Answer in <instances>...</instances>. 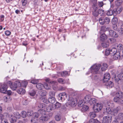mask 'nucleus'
<instances>
[{
    "instance_id": "6e6552de",
    "label": "nucleus",
    "mask_w": 123,
    "mask_h": 123,
    "mask_svg": "<svg viewBox=\"0 0 123 123\" xmlns=\"http://www.w3.org/2000/svg\"><path fill=\"white\" fill-rule=\"evenodd\" d=\"M21 86V84L19 81H16L11 86L10 88L13 90H15L16 89Z\"/></svg>"
},
{
    "instance_id": "473e14b6",
    "label": "nucleus",
    "mask_w": 123,
    "mask_h": 123,
    "mask_svg": "<svg viewBox=\"0 0 123 123\" xmlns=\"http://www.w3.org/2000/svg\"><path fill=\"white\" fill-rule=\"evenodd\" d=\"M53 107L55 108V109L60 108L61 106V104L58 102H57L55 104L53 105Z\"/></svg>"
},
{
    "instance_id": "5701e85b",
    "label": "nucleus",
    "mask_w": 123,
    "mask_h": 123,
    "mask_svg": "<svg viewBox=\"0 0 123 123\" xmlns=\"http://www.w3.org/2000/svg\"><path fill=\"white\" fill-rule=\"evenodd\" d=\"M25 90L22 88H20L17 90V92L20 94H24L25 92Z\"/></svg>"
},
{
    "instance_id": "a211bd4d",
    "label": "nucleus",
    "mask_w": 123,
    "mask_h": 123,
    "mask_svg": "<svg viewBox=\"0 0 123 123\" xmlns=\"http://www.w3.org/2000/svg\"><path fill=\"white\" fill-rule=\"evenodd\" d=\"M55 109V108L53 107V105H50L46 108V111L48 112H49Z\"/></svg>"
},
{
    "instance_id": "c9c22d12",
    "label": "nucleus",
    "mask_w": 123,
    "mask_h": 123,
    "mask_svg": "<svg viewBox=\"0 0 123 123\" xmlns=\"http://www.w3.org/2000/svg\"><path fill=\"white\" fill-rule=\"evenodd\" d=\"M101 46L103 48H105L108 47L109 46L108 42L103 43H101Z\"/></svg>"
},
{
    "instance_id": "58836bf2",
    "label": "nucleus",
    "mask_w": 123,
    "mask_h": 123,
    "mask_svg": "<svg viewBox=\"0 0 123 123\" xmlns=\"http://www.w3.org/2000/svg\"><path fill=\"white\" fill-rule=\"evenodd\" d=\"M116 41V39L114 38H109L108 39V42H109L111 43H115Z\"/></svg>"
},
{
    "instance_id": "f03ea898",
    "label": "nucleus",
    "mask_w": 123,
    "mask_h": 123,
    "mask_svg": "<svg viewBox=\"0 0 123 123\" xmlns=\"http://www.w3.org/2000/svg\"><path fill=\"white\" fill-rule=\"evenodd\" d=\"M9 119L11 123H15L16 119H18L20 117V115L19 113L17 112L14 113V116L12 115H9Z\"/></svg>"
},
{
    "instance_id": "412c9836",
    "label": "nucleus",
    "mask_w": 123,
    "mask_h": 123,
    "mask_svg": "<svg viewBox=\"0 0 123 123\" xmlns=\"http://www.w3.org/2000/svg\"><path fill=\"white\" fill-rule=\"evenodd\" d=\"M38 112L39 115L40 114H41L42 115H45L46 113L45 109H40L38 110Z\"/></svg>"
},
{
    "instance_id": "09e8293b",
    "label": "nucleus",
    "mask_w": 123,
    "mask_h": 123,
    "mask_svg": "<svg viewBox=\"0 0 123 123\" xmlns=\"http://www.w3.org/2000/svg\"><path fill=\"white\" fill-rule=\"evenodd\" d=\"M88 109V106L85 105L83 106L81 110L82 111H86Z\"/></svg>"
},
{
    "instance_id": "37998d69",
    "label": "nucleus",
    "mask_w": 123,
    "mask_h": 123,
    "mask_svg": "<svg viewBox=\"0 0 123 123\" xmlns=\"http://www.w3.org/2000/svg\"><path fill=\"white\" fill-rule=\"evenodd\" d=\"M98 11L99 14H100V15L102 16L104 15L105 12L104 10L101 9H98Z\"/></svg>"
},
{
    "instance_id": "49530a36",
    "label": "nucleus",
    "mask_w": 123,
    "mask_h": 123,
    "mask_svg": "<svg viewBox=\"0 0 123 123\" xmlns=\"http://www.w3.org/2000/svg\"><path fill=\"white\" fill-rule=\"evenodd\" d=\"M100 24L101 25H103L105 23L104 19L102 18H100L99 19Z\"/></svg>"
},
{
    "instance_id": "f8f14e48",
    "label": "nucleus",
    "mask_w": 123,
    "mask_h": 123,
    "mask_svg": "<svg viewBox=\"0 0 123 123\" xmlns=\"http://www.w3.org/2000/svg\"><path fill=\"white\" fill-rule=\"evenodd\" d=\"M120 53L119 51L117 52L116 53H114L113 54V58L114 60H117L120 58Z\"/></svg>"
},
{
    "instance_id": "c756f323",
    "label": "nucleus",
    "mask_w": 123,
    "mask_h": 123,
    "mask_svg": "<svg viewBox=\"0 0 123 123\" xmlns=\"http://www.w3.org/2000/svg\"><path fill=\"white\" fill-rule=\"evenodd\" d=\"M120 108V107L118 106L116 108L113 109L112 110V114L113 113L117 114V113Z\"/></svg>"
},
{
    "instance_id": "e2e57ef3",
    "label": "nucleus",
    "mask_w": 123,
    "mask_h": 123,
    "mask_svg": "<svg viewBox=\"0 0 123 123\" xmlns=\"http://www.w3.org/2000/svg\"><path fill=\"white\" fill-rule=\"evenodd\" d=\"M113 25L112 26L114 30H116L117 29V26L116 24H112Z\"/></svg>"
},
{
    "instance_id": "c85d7f7f",
    "label": "nucleus",
    "mask_w": 123,
    "mask_h": 123,
    "mask_svg": "<svg viewBox=\"0 0 123 123\" xmlns=\"http://www.w3.org/2000/svg\"><path fill=\"white\" fill-rule=\"evenodd\" d=\"M89 123H100V122L97 119L92 118L90 120Z\"/></svg>"
},
{
    "instance_id": "f3484780",
    "label": "nucleus",
    "mask_w": 123,
    "mask_h": 123,
    "mask_svg": "<svg viewBox=\"0 0 123 123\" xmlns=\"http://www.w3.org/2000/svg\"><path fill=\"white\" fill-rule=\"evenodd\" d=\"M91 98L89 96L86 95L83 100L84 102L86 104L90 102V100H91Z\"/></svg>"
},
{
    "instance_id": "864d4df0",
    "label": "nucleus",
    "mask_w": 123,
    "mask_h": 123,
    "mask_svg": "<svg viewBox=\"0 0 123 123\" xmlns=\"http://www.w3.org/2000/svg\"><path fill=\"white\" fill-rule=\"evenodd\" d=\"M28 82L27 81H23L22 82V85L25 87L27 85Z\"/></svg>"
},
{
    "instance_id": "338daca9",
    "label": "nucleus",
    "mask_w": 123,
    "mask_h": 123,
    "mask_svg": "<svg viewBox=\"0 0 123 123\" xmlns=\"http://www.w3.org/2000/svg\"><path fill=\"white\" fill-rule=\"evenodd\" d=\"M117 48L119 50H121L123 48V45L121 44H118L117 46Z\"/></svg>"
},
{
    "instance_id": "79ce46f5",
    "label": "nucleus",
    "mask_w": 123,
    "mask_h": 123,
    "mask_svg": "<svg viewBox=\"0 0 123 123\" xmlns=\"http://www.w3.org/2000/svg\"><path fill=\"white\" fill-rule=\"evenodd\" d=\"M111 54H112L115 53L117 52V49L115 47H113L111 49Z\"/></svg>"
},
{
    "instance_id": "680f3d73",
    "label": "nucleus",
    "mask_w": 123,
    "mask_h": 123,
    "mask_svg": "<svg viewBox=\"0 0 123 123\" xmlns=\"http://www.w3.org/2000/svg\"><path fill=\"white\" fill-rule=\"evenodd\" d=\"M11 32L9 31H5V34L7 36H9L10 35Z\"/></svg>"
},
{
    "instance_id": "3c124183",
    "label": "nucleus",
    "mask_w": 123,
    "mask_h": 123,
    "mask_svg": "<svg viewBox=\"0 0 123 123\" xmlns=\"http://www.w3.org/2000/svg\"><path fill=\"white\" fill-rule=\"evenodd\" d=\"M104 19L105 23L106 24H108L110 22V19L106 17Z\"/></svg>"
},
{
    "instance_id": "603ef678",
    "label": "nucleus",
    "mask_w": 123,
    "mask_h": 123,
    "mask_svg": "<svg viewBox=\"0 0 123 123\" xmlns=\"http://www.w3.org/2000/svg\"><path fill=\"white\" fill-rule=\"evenodd\" d=\"M43 85V87L47 90H49L50 89V86H48L47 83H45Z\"/></svg>"
},
{
    "instance_id": "cd10ccee",
    "label": "nucleus",
    "mask_w": 123,
    "mask_h": 123,
    "mask_svg": "<svg viewBox=\"0 0 123 123\" xmlns=\"http://www.w3.org/2000/svg\"><path fill=\"white\" fill-rule=\"evenodd\" d=\"M37 88L39 90H42L43 87V85L42 84L39 83L37 84L36 85Z\"/></svg>"
},
{
    "instance_id": "9b49d317",
    "label": "nucleus",
    "mask_w": 123,
    "mask_h": 123,
    "mask_svg": "<svg viewBox=\"0 0 123 123\" xmlns=\"http://www.w3.org/2000/svg\"><path fill=\"white\" fill-rule=\"evenodd\" d=\"M66 93L65 92L62 93H60L58 95V99L63 101L65 100L66 97Z\"/></svg>"
},
{
    "instance_id": "1a4fd4ad",
    "label": "nucleus",
    "mask_w": 123,
    "mask_h": 123,
    "mask_svg": "<svg viewBox=\"0 0 123 123\" xmlns=\"http://www.w3.org/2000/svg\"><path fill=\"white\" fill-rule=\"evenodd\" d=\"M109 35L111 37L117 38L118 36V34L116 32L112 30H110L109 31Z\"/></svg>"
},
{
    "instance_id": "a19ab883",
    "label": "nucleus",
    "mask_w": 123,
    "mask_h": 123,
    "mask_svg": "<svg viewBox=\"0 0 123 123\" xmlns=\"http://www.w3.org/2000/svg\"><path fill=\"white\" fill-rule=\"evenodd\" d=\"M39 116V115L38 113L37 112H34L32 116V117L34 118H36L37 119V118Z\"/></svg>"
},
{
    "instance_id": "423d86ee",
    "label": "nucleus",
    "mask_w": 123,
    "mask_h": 123,
    "mask_svg": "<svg viewBox=\"0 0 123 123\" xmlns=\"http://www.w3.org/2000/svg\"><path fill=\"white\" fill-rule=\"evenodd\" d=\"M112 120V116L109 115L103 117V123H110Z\"/></svg>"
},
{
    "instance_id": "6ab92c4d",
    "label": "nucleus",
    "mask_w": 123,
    "mask_h": 123,
    "mask_svg": "<svg viewBox=\"0 0 123 123\" xmlns=\"http://www.w3.org/2000/svg\"><path fill=\"white\" fill-rule=\"evenodd\" d=\"M107 14L108 16H111L113 15L114 16V10L111 9H110L107 11Z\"/></svg>"
},
{
    "instance_id": "4be33fe9",
    "label": "nucleus",
    "mask_w": 123,
    "mask_h": 123,
    "mask_svg": "<svg viewBox=\"0 0 123 123\" xmlns=\"http://www.w3.org/2000/svg\"><path fill=\"white\" fill-rule=\"evenodd\" d=\"M56 100V99L54 97H49L48 99L49 102L53 104L54 103Z\"/></svg>"
},
{
    "instance_id": "20e7f679",
    "label": "nucleus",
    "mask_w": 123,
    "mask_h": 123,
    "mask_svg": "<svg viewBox=\"0 0 123 123\" xmlns=\"http://www.w3.org/2000/svg\"><path fill=\"white\" fill-rule=\"evenodd\" d=\"M101 66L99 64H95L91 67L90 68L91 72L92 73H97Z\"/></svg>"
},
{
    "instance_id": "2f4dec72",
    "label": "nucleus",
    "mask_w": 123,
    "mask_h": 123,
    "mask_svg": "<svg viewBox=\"0 0 123 123\" xmlns=\"http://www.w3.org/2000/svg\"><path fill=\"white\" fill-rule=\"evenodd\" d=\"M89 116L91 118H94L96 116L95 112L94 111L90 112L89 114Z\"/></svg>"
},
{
    "instance_id": "de8ad7c7",
    "label": "nucleus",
    "mask_w": 123,
    "mask_h": 123,
    "mask_svg": "<svg viewBox=\"0 0 123 123\" xmlns=\"http://www.w3.org/2000/svg\"><path fill=\"white\" fill-rule=\"evenodd\" d=\"M118 31L121 34L123 33L122 31H123V21L122 22V25H121L120 28L118 29Z\"/></svg>"
},
{
    "instance_id": "13d9d810",
    "label": "nucleus",
    "mask_w": 123,
    "mask_h": 123,
    "mask_svg": "<svg viewBox=\"0 0 123 123\" xmlns=\"http://www.w3.org/2000/svg\"><path fill=\"white\" fill-rule=\"evenodd\" d=\"M112 24H117V19L116 18H114L112 20Z\"/></svg>"
},
{
    "instance_id": "6e6d98bb",
    "label": "nucleus",
    "mask_w": 123,
    "mask_h": 123,
    "mask_svg": "<svg viewBox=\"0 0 123 123\" xmlns=\"http://www.w3.org/2000/svg\"><path fill=\"white\" fill-rule=\"evenodd\" d=\"M37 119L36 118L32 117L31 118V121L32 123H36L37 121Z\"/></svg>"
},
{
    "instance_id": "e433bc0d",
    "label": "nucleus",
    "mask_w": 123,
    "mask_h": 123,
    "mask_svg": "<svg viewBox=\"0 0 123 123\" xmlns=\"http://www.w3.org/2000/svg\"><path fill=\"white\" fill-rule=\"evenodd\" d=\"M110 54H111V49H106L105 50V55L107 56Z\"/></svg>"
},
{
    "instance_id": "dca6fc26",
    "label": "nucleus",
    "mask_w": 123,
    "mask_h": 123,
    "mask_svg": "<svg viewBox=\"0 0 123 123\" xmlns=\"http://www.w3.org/2000/svg\"><path fill=\"white\" fill-rule=\"evenodd\" d=\"M107 38V37L105 33L101 34L99 37V39L101 41H105Z\"/></svg>"
},
{
    "instance_id": "69168bd1",
    "label": "nucleus",
    "mask_w": 123,
    "mask_h": 123,
    "mask_svg": "<svg viewBox=\"0 0 123 123\" xmlns=\"http://www.w3.org/2000/svg\"><path fill=\"white\" fill-rule=\"evenodd\" d=\"M98 5L99 7H101L103 6L104 4L102 2H98Z\"/></svg>"
},
{
    "instance_id": "4c0bfd02",
    "label": "nucleus",
    "mask_w": 123,
    "mask_h": 123,
    "mask_svg": "<svg viewBox=\"0 0 123 123\" xmlns=\"http://www.w3.org/2000/svg\"><path fill=\"white\" fill-rule=\"evenodd\" d=\"M38 107L41 109H45V105L42 103L38 105Z\"/></svg>"
},
{
    "instance_id": "5fc2aeb1",
    "label": "nucleus",
    "mask_w": 123,
    "mask_h": 123,
    "mask_svg": "<svg viewBox=\"0 0 123 123\" xmlns=\"http://www.w3.org/2000/svg\"><path fill=\"white\" fill-rule=\"evenodd\" d=\"M97 0H91V2L93 4L94 6H95L97 4Z\"/></svg>"
},
{
    "instance_id": "bb28decb",
    "label": "nucleus",
    "mask_w": 123,
    "mask_h": 123,
    "mask_svg": "<svg viewBox=\"0 0 123 123\" xmlns=\"http://www.w3.org/2000/svg\"><path fill=\"white\" fill-rule=\"evenodd\" d=\"M68 104L69 105L72 107L75 106L76 105L75 102L73 101V99H72L70 100L69 103Z\"/></svg>"
},
{
    "instance_id": "2eb2a0df",
    "label": "nucleus",
    "mask_w": 123,
    "mask_h": 123,
    "mask_svg": "<svg viewBox=\"0 0 123 123\" xmlns=\"http://www.w3.org/2000/svg\"><path fill=\"white\" fill-rule=\"evenodd\" d=\"M114 15L116 16L117 14L120 13L122 11V8L121 7H118L116 9H114Z\"/></svg>"
},
{
    "instance_id": "bf43d9fd",
    "label": "nucleus",
    "mask_w": 123,
    "mask_h": 123,
    "mask_svg": "<svg viewBox=\"0 0 123 123\" xmlns=\"http://www.w3.org/2000/svg\"><path fill=\"white\" fill-rule=\"evenodd\" d=\"M22 2L23 6H25L27 3V0H22Z\"/></svg>"
},
{
    "instance_id": "4468645a",
    "label": "nucleus",
    "mask_w": 123,
    "mask_h": 123,
    "mask_svg": "<svg viewBox=\"0 0 123 123\" xmlns=\"http://www.w3.org/2000/svg\"><path fill=\"white\" fill-rule=\"evenodd\" d=\"M57 75L58 76L61 75L63 77L67 76L68 75V72L67 71H64L61 73L60 72H57Z\"/></svg>"
},
{
    "instance_id": "39448f33",
    "label": "nucleus",
    "mask_w": 123,
    "mask_h": 123,
    "mask_svg": "<svg viewBox=\"0 0 123 123\" xmlns=\"http://www.w3.org/2000/svg\"><path fill=\"white\" fill-rule=\"evenodd\" d=\"M51 116V114L42 115L39 118L40 121L41 122L47 121L50 119Z\"/></svg>"
},
{
    "instance_id": "c03bdc74",
    "label": "nucleus",
    "mask_w": 123,
    "mask_h": 123,
    "mask_svg": "<svg viewBox=\"0 0 123 123\" xmlns=\"http://www.w3.org/2000/svg\"><path fill=\"white\" fill-rule=\"evenodd\" d=\"M21 114V116L23 118L26 117L27 115L26 112L24 111H22Z\"/></svg>"
},
{
    "instance_id": "774afa93",
    "label": "nucleus",
    "mask_w": 123,
    "mask_h": 123,
    "mask_svg": "<svg viewBox=\"0 0 123 123\" xmlns=\"http://www.w3.org/2000/svg\"><path fill=\"white\" fill-rule=\"evenodd\" d=\"M1 123H8L7 120L3 118L1 121Z\"/></svg>"
},
{
    "instance_id": "72a5a7b5",
    "label": "nucleus",
    "mask_w": 123,
    "mask_h": 123,
    "mask_svg": "<svg viewBox=\"0 0 123 123\" xmlns=\"http://www.w3.org/2000/svg\"><path fill=\"white\" fill-rule=\"evenodd\" d=\"M61 116L59 114L55 116V119L57 121H59L61 120Z\"/></svg>"
},
{
    "instance_id": "4d7b16f0",
    "label": "nucleus",
    "mask_w": 123,
    "mask_h": 123,
    "mask_svg": "<svg viewBox=\"0 0 123 123\" xmlns=\"http://www.w3.org/2000/svg\"><path fill=\"white\" fill-rule=\"evenodd\" d=\"M38 82L37 80H31V82L33 84H36Z\"/></svg>"
},
{
    "instance_id": "f257e3e1",
    "label": "nucleus",
    "mask_w": 123,
    "mask_h": 123,
    "mask_svg": "<svg viewBox=\"0 0 123 123\" xmlns=\"http://www.w3.org/2000/svg\"><path fill=\"white\" fill-rule=\"evenodd\" d=\"M121 92L119 91L116 93V96L114 98V101L116 103L120 104H123V100L120 95Z\"/></svg>"
},
{
    "instance_id": "b1692460",
    "label": "nucleus",
    "mask_w": 123,
    "mask_h": 123,
    "mask_svg": "<svg viewBox=\"0 0 123 123\" xmlns=\"http://www.w3.org/2000/svg\"><path fill=\"white\" fill-rule=\"evenodd\" d=\"M98 8L96 7L94 9V10L93 12V15L95 17L97 16L99 14L98 13V11L97 10Z\"/></svg>"
},
{
    "instance_id": "393cba45",
    "label": "nucleus",
    "mask_w": 123,
    "mask_h": 123,
    "mask_svg": "<svg viewBox=\"0 0 123 123\" xmlns=\"http://www.w3.org/2000/svg\"><path fill=\"white\" fill-rule=\"evenodd\" d=\"M108 66L106 63H103L101 66V69L102 71H105L107 67Z\"/></svg>"
},
{
    "instance_id": "ea45409f",
    "label": "nucleus",
    "mask_w": 123,
    "mask_h": 123,
    "mask_svg": "<svg viewBox=\"0 0 123 123\" xmlns=\"http://www.w3.org/2000/svg\"><path fill=\"white\" fill-rule=\"evenodd\" d=\"M117 118L120 120L123 119V113H119L118 114Z\"/></svg>"
},
{
    "instance_id": "7c9ffc66",
    "label": "nucleus",
    "mask_w": 123,
    "mask_h": 123,
    "mask_svg": "<svg viewBox=\"0 0 123 123\" xmlns=\"http://www.w3.org/2000/svg\"><path fill=\"white\" fill-rule=\"evenodd\" d=\"M105 111L106 112L109 114V115L112 114V111H111V109L110 108H105Z\"/></svg>"
},
{
    "instance_id": "0e129e2a",
    "label": "nucleus",
    "mask_w": 123,
    "mask_h": 123,
    "mask_svg": "<svg viewBox=\"0 0 123 123\" xmlns=\"http://www.w3.org/2000/svg\"><path fill=\"white\" fill-rule=\"evenodd\" d=\"M47 94V92L46 91H43L42 92L41 96H45Z\"/></svg>"
},
{
    "instance_id": "052dcab7",
    "label": "nucleus",
    "mask_w": 123,
    "mask_h": 123,
    "mask_svg": "<svg viewBox=\"0 0 123 123\" xmlns=\"http://www.w3.org/2000/svg\"><path fill=\"white\" fill-rule=\"evenodd\" d=\"M36 92L35 91H33L29 93V94L31 96H33L36 94Z\"/></svg>"
},
{
    "instance_id": "ddd939ff",
    "label": "nucleus",
    "mask_w": 123,
    "mask_h": 123,
    "mask_svg": "<svg viewBox=\"0 0 123 123\" xmlns=\"http://www.w3.org/2000/svg\"><path fill=\"white\" fill-rule=\"evenodd\" d=\"M115 81L118 82L119 80H123V73H120L118 76L117 77L115 78Z\"/></svg>"
},
{
    "instance_id": "aec40b11",
    "label": "nucleus",
    "mask_w": 123,
    "mask_h": 123,
    "mask_svg": "<svg viewBox=\"0 0 123 123\" xmlns=\"http://www.w3.org/2000/svg\"><path fill=\"white\" fill-rule=\"evenodd\" d=\"M123 2L122 0H117L115 1V5L117 6H120L122 4Z\"/></svg>"
},
{
    "instance_id": "8fccbe9b",
    "label": "nucleus",
    "mask_w": 123,
    "mask_h": 123,
    "mask_svg": "<svg viewBox=\"0 0 123 123\" xmlns=\"http://www.w3.org/2000/svg\"><path fill=\"white\" fill-rule=\"evenodd\" d=\"M58 80L59 83L61 84H64L65 82L63 79L61 78L58 79Z\"/></svg>"
},
{
    "instance_id": "0eeeda50",
    "label": "nucleus",
    "mask_w": 123,
    "mask_h": 123,
    "mask_svg": "<svg viewBox=\"0 0 123 123\" xmlns=\"http://www.w3.org/2000/svg\"><path fill=\"white\" fill-rule=\"evenodd\" d=\"M103 107L102 104L97 103L96 105L94 106L93 109L95 112H98L101 110Z\"/></svg>"
},
{
    "instance_id": "a18cd8bd",
    "label": "nucleus",
    "mask_w": 123,
    "mask_h": 123,
    "mask_svg": "<svg viewBox=\"0 0 123 123\" xmlns=\"http://www.w3.org/2000/svg\"><path fill=\"white\" fill-rule=\"evenodd\" d=\"M49 97H54L55 93L54 92L51 91L49 93Z\"/></svg>"
},
{
    "instance_id": "7ed1b4c3",
    "label": "nucleus",
    "mask_w": 123,
    "mask_h": 123,
    "mask_svg": "<svg viewBox=\"0 0 123 123\" xmlns=\"http://www.w3.org/2000/svg\"><path fill=\"white\" fill-rule=\"evenodd\" d=\"M7 86L6 84H5L2 85L1 86V88L0 89V92L4 93H7L9 96L11 95L12 93V92L10 90L7 91Z\"/></svg>"
},
{
    "instance_id": "9d476101",
    "label": "nucleus",
    "mask_w": 123,
    "mask_h": 123,
    "mask_svg": "<svg viewBox=\"0 0 123 123\" xmlns=\"http://www.w3.org/2000/svg\"><path fill=\"white\" fill-rule=\"evenodd\" d=\"M110 76L109 73H106L104 74V76L103 79L104 82H106L109 80L110 78Z\"/></svg>"
},
{
    "instance_id": "a878e982",
    "label": "nucleus",
    "mask_w": 123,
    "mask_h": 123,
    "mask_svg": "<svg viewBox=\"0 0 123 123\" xmlns=\"http://www.w3.org/2000/svg\"><path fill=\"white\" fill-rule=\"evenodd\" d=\"M107 87L111 88L113 86V82L111 81H110L109 82H107L106 84Z\"/></svg>"
},
{
    "instance_id": "f704fd0d",
    "label": "nucleus",
    "mask_w": 123,
    "mask_h": 123,
    "mask_svg": "<svg viewBox=\"0 0 123 123\" xmlns=\"http://www.w3.org/2000/svg\"><path fill=\"white\" fill-rule=\"evenodd\" d=\"M89 101L90 102L89 103L91 105L94 104L96 102V100L95 98H91V100H90Z\"/></svg>"
}]
</instances>
